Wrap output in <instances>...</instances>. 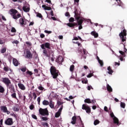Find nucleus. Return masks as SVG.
Masks as SVG:
<instances>
[{
    "label": "nucleus",
    "instance_id": "nucleus-1",
    "mask_svg": "<svg viewBox=\"0 0 127 127\" xmlns=\"http://www.w3.org/2000/svg\"><path fill=\"white\" fill-rule=\"evenodd\" d=\"M74 17L77 21V23L74 22L67 23L66 25L69 27H73L74 28V26L82 25V24H83V22H84V20H85V18H81V17H80V14H78V10L77 9L74 11Z\"/></svg>",
    "mask_w": 127,
    "mask_h": 127
},
{
    "label": "nucleus",
    "instance_id": "nucleus-2",
    "mask_svg": "<svg viewBox=\"0 0 127 127\" xmlns=\"http://www.w3.org/2000/svg\"><path fill=\"white\" fill-rule=\"evenodd\" d=\"M2 82L6 85V87L8 88L11 91V92H15V89H14V86L11 84V82L9 78L7 77L2 78Z\"/></svg>",
    "mask_w": 127,
    "mask_h": 127
},
{
    "label": "nucleus",
    "instance_id": "nucleus-3",
    "mask_svg": "<svg viewBox=\"0 0 127 127\" xmlns=\"http://www.w3.org/2000/svg\"><path fill=\"white\" fill-rule=\"evenodd\" d=\"M50 73L53 77V79H57V77L60 75L59 70L57 69L54 66H51Z\"/></svg>",
    "mask_w": 127,
    "mask_h": 127
},
{
    "label": "nucleus",
    "instance_id": "nucleus-4",
    "mask_svg": "<svg viewBox=\"0 0 127 127\" xmlns=\"http://www.w3.org/2000/svg\"><path fill=\"white\" fill-rule=\"evenodd\" d=\"M10 14L11 15V16L12 17V18H13V19L17 20V19H18L19 17H21V14H19L18 13V11H17L16 10L14 9H11L10 10Z\"/></svg>",
    "mask_w": 127,
    "mask_h": 127
},
{
    "label": "nucleus",
    "instance_id": "nucleus-5",
    "mask_svg": "<svg viewBox=\"0 0 127 127\" xmlns=\"http://www.w3.org/2000/svg\"><path fill=\"white\" fill-rule=\"evenodd\" d=\"M123 31L119 34V36L122 39V42H125L127 40V30L125 27L122 28Z\"/></svg>",
    "mask_w": 127,
    "mask_h": 127
},
{
    "label": "nucleus",
    "instance_id": "nucleus-6",
    "mask_svg": "<svg viewBox=\"0 0 127 127\" xmlns=\"http://www.w3.org/2000/svg\"><path fill=\"white\" fill-rule=\"evenodd\" d=\"M39 113L41 116H49V112L48 111L47 108H40L39 110Z\"/></svg>",
    "mask_w": 127,
    "mask_h": 127
},
{
    "label": "nucleus",
    "instance_id": "nucleus-7",
    "mask_svg": "<svg viewBox=\"0 0 127 127\" xmlns=\"http://www.w3.org/2000/svg\"><path fill=\"white\" fill-rule=\"evenodd\" d=\"M51 44H50V43L48 42L41 45V48H42V49H45L46 48L47 49H51Z\"/></svg>",
    "mask_w": 127,
    "mask_h": 127
},
{
    "label": "nucleus",
    "instance_id": "nucleus-8",
    "mask_svg": "<svg viewBox=\"0 0 127 127\" xmlns=\"http://www.w3.org/2000/svg\"><path fill=\"white\" fill-rule=\"evenodd\" d=\"M82 109L85 110L87 114L91 113V108L88 106H86V104L82 105Z\"/></svg>",
    "mask_w": 127,
    "mask_h": 127
},
{
    "label": "nucleus",
    "instance_id": "nucleus-9",
    "mask_svg": "<svg viewBox=\"0 0 127 127\" xmlns=\"http://www.w3.org/2000/svg\"><path fill=\"white\" fill-rule=\"evenodd\" d=\"M5 125L7 126H12L13 125V121L12 118H8L5 121Z\"/></svg>",
    "mask_w": 127,
    "mask_h": 127
},
{
    "label": "nucleus",
    "instance_id": "nucleus-10",
    "mask_svg": "<svg viewBox=\"0 0 127 127\" xmlns=\"http://www.w3.org/2000/svg\"><path fill=\"white\" fill-rule=\"evenodd\" d=\"M33 55L30 51H27L26 52L25 58L28 59H32Z\"/></svg>",
    "mask_w": 127,
    "mask_h": 127
},
{
    "label": "nucleus",
    "instance_id": "nucleus-11",
    "mask_svg": "<svg viewBox=\"0 0 127 127\" xmlns=\"http://www.w3.org/2000/svg\"><path fill=\"white\" fill-rule=\"evenodd\" d=\"M18 86L19 87V89H20V90H22V91L26 90V87H25L24 84L21 83H18Z\"/></svg>",
    "mask_w": 127,
    "mask_h": 127
},
{
    "label": "nucleus",
    "instance_id": "nucleus-12",
    "mask_svg": "<svg viewBox=\"0 0 127 127\" xmlns=\"http://www.w3.org/2000/svg\"><path fill=\"white\" fill-rule=\"evenodd\" d=\"M43 51V55L46 57H49V54L48 53L49 50L46 49H42Z\"/></svg>",
    "mask_w": 127,
    "mask_h": 127
},
{
    "label": "nucleus",
    "instance_id": "nucleus-13",
    "mask_svg": "<svg viewBox=\"0 0 127 127\" xmlns=\"http://www.w3.org/2000/svg\"><path fill=\"white\" fill-rule=\"evenodd\" d=\"M77 118L79 119L78 117H76L75 116L72 117L71 122V124H72V125H75L76 124V121H77Z\"/></svg>",
    "mask_w": 127,
    "mask_h": 127
},
{
    "label": "nucleus",
    "instance_id": "nucleus-14",
    "mask_svg": "<svg viewBox=\"0 0 127 127\" xmlns=\"http://www.w3.org/2000/svg\"><path fill=\"white\" fill-rule=\"evenodd\" d=\"M19 23L20 25H26V22H25V21L24 20V18H21L19 20Z\"/></svg>",
    "mask_w": 127,
    "mask_h": 127
},
{
    "label": "nucleus",
    "instance_id": "nucleus-15",
    "mask_svg": "<svg viewBox=\"0 0 127 127\" xmlns=\"http://www.w3.org/2000/svg\"><path fill=\"white\" fill-rule=\"evenodd\" d=\"M56 60H57V63H60V64L62 63V62H64V59L62 57H59V58H58Z\"/></svg>",
    "mask_w": 127,
    "mask_h": 127
},
{
    "label": "nucleus",
    "instance_id": "nucleus-16",
    "mask_svg": "<svg viewBox=\"0 0 127 127\" xmlns=\"http://www.w3.org/2000/svg\"><path fill=\"white\" fill-rule=\"evenodd\" d=\"M12 62H13V65H14L16 66H18V64H20L18 62V61H17V60H16V59H15V58H13V59H12Z\"/></svg>",
    "mask_w": 127,
    "mask_h": 127
},
{
    "label": "nucleus",
    "instance_id": "nucleus-17",
    "mask_svg": "<svg viewBox=\"0 0 127 127\" xmlns=\"http://www.w3.org/2000/svg\"><path fill=\"white\" fill-rule=\"evenodd\" d=\"M22 9L25 12H29V10H30V8L29 7H27V6H24L22 7Z\"/></svg>",
    "mask_w": 127,
    "mask_h": 127
},
{
    "label": "nucleus",
    "instance_id": "nucleus-18",
    "mask_svg": "<svg viewBox=\"0 0 127 127\" xmlns=\"http://www.w3.org/2000/svg\"><path fill=\"white\" fill-rule=\"evenodd\" d=\"M107 70L108 71V74H109V75H113V73H114V70H113L111 66H108L107 68Z\"/></svg>",
    "mask_w": 127,
    "mask_h": 127
},
{
    "label": "nucleus",
    "instance_id": "nucleus-19",
    "mask_svg": "<svg viewBox=\"0 0 127 127\" xmlns=\"http://www.w3.org/2000/svg\"><path fill=\"white\" fill-rule=\"evenodd\" d=\"M91 35L94 36L95 38H97L99 37V34L96 31H92L91 32Z\"/></svg>",
    "mask_w": 127,
    "mask_h": 127
},
{
    "label": "nucleus",
    "instance_id": "nucleus-20",
    "mask_svg": "<svg viewBox=\"0 0 127 127\" xmlns=\"http://www.w3.org/2000/svg\"><path fill=\"white\" fill-rule=\"evenodd\" d=\"M113 121L114 124H116L117 126H120V122L119 121V119H118L117 117H114L113 118Z\"/></svg>",
    "mask_w": 127,
    "mask_h": 127
},
{
    "label": "nucleus",
    "instance_id": "nucleus-21",
    "mask_svg": "<svg viewBox=\"0 0 127 127\" xmlns=\"http://www.w3.org/2000/svg\"><path fill=\"white\" fill-rule=\"evenodd\" d=\"M42 7H43L45 10H51V7L47 6L46 5H42Z\"/></svg>",
    "mask_w": 127,
    "mask_h": 127
},
{
    "label": "nucleus",
    "instance_id": "nucleus-22",
    "mask_svg": "<svg viewBox=\"0 0 127 127\" xmlns=\"http://www.w3.org/2000/svg\"><path fill=\"white\" fill-rule=\"evenodd\" d=\"M11 93H13L11 95V97H12L13 99H15L16 100H17V98L16 97V93H15V92H12L11 91Z\"/></svg>",
    "mask_w": 127,
    "mask_h": 127
},
{
    "label": "nucleus",
    "instance_id": "nucleus-23",
    "mask_svg": "<svg viewBox=\"0 0 127 127\" xmlns=\"http://www.w3.org/2000/svg\"><path fill=\"white\" fill-rule=\"evenodd\" d=\"M3 70L4 71H5V72H8V71H10V72H12V70L9 68V67L7 66H4L3 68Z\"/></svg>",
    "mask_w": 127,
    "mask_h": 127
},
{
    "label": "nucleus",
    "instance_id": "nucleus-24",
    "mask_svg": "<svg viewBox=\"0 0 127 127\" xmlns=\"http://www.w3.org/2000/svg\"><path fill=\"white\" fill-rule=\"evenodd\" d=\"M49 105L51 109H54V102L52 100L50 101Z\"/></svg>",
    "mask_w": 127,
    "mask_h": 127
},
{
    "label": "nucleus",
    "instance_id": "nucleus-25",
    "mask_svg": "<svg viewBox=\"0 0 127 127\" xmlns=\"http://www.w3.org/2000/svg\"><path fill=\"white\" fill-rule=\"evenodd\" d=\"M0 110L3 112V113H6L7 108H6L5 106H1Z\"/></svg>",
    "mask_w": 127,
    "mask_h": 127
},
{
    "label": "nucleus",
    "instance_id": "nucleus-26",
    "mask_svg": "<svg viewBox=\"0 0 127 127\" xmlns=\"http://www.w3.org/2000/svg\"><path fill=\"white\" fill-rule=\"evenodd\" d=\"M74 70H75V65H74V64H72L70 66L69 70L71 73H73V72H74Z\"/></svg>",
    "mask_w": 127,
    "mask_h": 127
},
{
    "label": "nucleus",
    "instance_id": "nucleus-27",
    "mask_svg": "<svg viewBox=\"0 0 127 127\" xmlns=\"http://www.w3.org/2000/svg\"><path fill=\"white\" fill-rule=\"evenodd\" d=\"M107 91H108V92H113V89L112 88V87H111V86H110V85L107 84Z\"/></svg>",
    "mask_w": 127,
    "mask_h": 127
},
{
    "label": "nucleus",
    "instance_id": "nucleus-28",
    "mask_svg": "<svg viewBox=\"0 0 127 127\" xmlns=\"http://www.w3.org/2000/svg\"><path fill=\"white\" fill-rule=\"evenodd\" d=\"M84 103H87V104H92V101L90 98H86L84 100Z\"/></svg>",
    "mask_w": 127,
    "mask_h": 127
},
{
    "label": "nucleus",
    "instance_id": "nucleus-29",
    "mask_svg": "<svg viewBox=\"0 0 127 127\" xmlns=\"http://www.w3.org/2000/svg\"><path fill=\"white\" fill-rule=\"evenodd\" d=\"M42 104L44 106H48L49 105V102L45 100L43 101Z\"/></svg>",
    "mask_w": 127,
    "mask_h": 127
},
{
    "label": "nucleus",
    "instance_id": "nucleus-30",
    "mask_svg": "<svg viewBox=\"0 0 127 127\" xmlns=\"http://www.w3.org/2000/svg\"><path fill=\"white\" fill-rule=\"evenodd\" d=\"M4 88H3L2 86L0 85V93L3 94V93H4Z\"/></svg>",
    "mask_w": 127,
    "mask_h": 127
},
{
    "label": "nucleus",
    "instance_id": "nucleus-31",
    "mask_svg": "<svg viewBox=\"0 0 127 127\" xmlns=\"http://www.w3.org/2000/svg\"><path fill=\"white\" fill-rule=\"evenodd\" d=\"M116 1H117L119 6H123V5H124V4L122 2L121 0H116Z\"/></svg>",
    "mask_w": 127,
    "mask_h": 127
},
{
    "label": "nucleus",
    "instance_id": "nucleus-32",
    "mask_svg": "<svg viewBox=\"0 0 127 127\" xmlns=\"http://www.w3.org/2000/svg\"><path fill=\"white\" fill-rule=\"evenodd\" d=\"M82 83L83 84H88V79H87V78H83Z\"/></svg>",
    "mask_w": 127,
    "mask_h": 127
},
{
    "label": "nucleus",
    "instance_id": "nucleus-33",
    "mask_svg": "<svg viewBox=\"0 0 127 127\" xmlns=\"http://www.w3.org/2000/svg\"><path fill=\"white\" fill-rule=\"evenodd\" d=\"M38 89L39 90H40V91H43L44 92V91H45V89L42 86H38Z\"/></svg>",
    "mask_w": 127,
    "mask_h": 127
},
{
    "label": "nucleus",
    "instance_id": "nucleus-34",
    "mask_svg": "<svg viewBox=\"0 0 127 127\" xmlns=\"http://www.w3.org/2000/svg\"><path fill=\"white\" fill-rule=\"evenodd\" d=\"M77 118H79V120L80 121V122L81 124V127H84V123H83V121H82V119H81V117L80 116H77Z\"/></svg>",
    "mask_w": 127,
    "mask_h": 127
},
{
    "label": "nucleus",
    "instance_id": "nucleus-35",
    "mask_svg": "<svg viewBox=\"0 0 127 127\" xmlns=\"http://www.w3.org/2000/svg\"><path fill=\"white\" fill-rule=\"evenodd\" d=\"M100 124V121L98 120H95L94 122V126H97V125H99Z\"/></svg>",
    "mask_w": 127,
    "mask_h": 127
},
{
    "label": "nucleus",
    "instance_id": "nucleus-36",
    "mask_svg": "<svg viewBox=\"0 0 127 127\" xmlns=\"http://www.w3.org/2000/svg\"><path fill=\"white\" fill-rule=\"evenodd\" d=\"M6 52V48H3L0 50V53L2 54L5 53Z\"/></svg>",
    "mask_w": 127,
    "mask_h": 127
},
{
    "label": "nucleus",
    "instance_id": "nucleus-37",
    "mask_svg": "<svg viewBox=\"0 0 127 127\" xmlns=\"http://www.w3.org/2000/svg\"><path fill=\"white\" fill-rule=\"evenodd\" d=\"M119 53H120V54H121V55L123 56V57H126V54L123 51H120Z\"/></svg>",
    "mask_w": 127,
    "mask_h": 127
},
{
    "label": "nucleus",
    "instance_id": "nucleus-38",
    "mask_svg": "<svg viewBox=\"0 0 127 127\" xmlns=\"http://www.w3.org/2000/svg\"><path fill=\"white\" fill-rule=\"evenodd\" d=\"M11 32L12 33H15L16 32V29H15V28L12 27L11 29Z\"/></svg>",
    "mask_w": 127,
    "mask_h": 127
},
{
    "label": "nucleus",
    "instance_id": "nucleus-39",
    "mask_svg": "<svg viewBox=\"0 0 127 127\" xmlns=\"http://www.w3.org/2000/svg\"><path fill=\"white\" fill-rule=\"evenodd\" d=\"M121 108L125 109V108H126V103L123 102H121Z\"/></svg>",
    "mask_w": 127,
    "mask_h": 127
},
{
    "label": "nucleus",
    "instance_id": "nucleus-40",
    "mask_svg": "<svg viewBox=\"0 0 127 127\" xmlns=\"http://www.w3.org/2000/svg\"><path fill=\"white\" fill-rule=\"evenodd\" d=\"M98 63H99V64L101 67H103V66H104V62H103V61L99 60Z\"/></svg>",
    "mask_w": 127,
    "mask_h": 127
},
{
    "label": "nucleus",
    "instance_id": "nucleus-41",
    "mask_svg": "<svg viewBox=\"0 0 127 127\" xmlns=\"http://www.w3.org/2000/svg\"><path fill=\"white\" fill-rule=\"evenodd\" d=\"M41 119H42V121H44V122H46V121H48V118L47 117H43L41 118Z\"/></svg>",
    "mask_w": 127,
    "mask_h": 127
},
{
    "label": "nucleus",
    "instance_id": "nucleus-42",
    "mask_svg": "<svg viewBox=\"0 0 127 127\" xmlns=\"http://www.w3.org/2000/svg\"><path fill=\"white\" fill-rule=\"evenodd\" d=\"M26 73V74H27V75H29V76H32V75L33 74V73H32V72H31V71H29V70L27 71Z\"/></svg>",
    "mask_w": 127,
    "mask_h": 127
},
{
    "label": "nucleus",
    "instance_id": "nucleus-43",
    "mask_svg": "<svg viewBox=\"0 0 127 127\" xmlns=\"http://www.w3.org/2000/svg\"><path fill=\"white\" fill-rule=\"evenodd\" d=\"M60 115H61V113H60L59 112H57L55 114V118H59V117H60Z\"/></svg>",
    "mask_w": 127,
    "mask_h": 127
},
{
    "label": "nucleus",
    "instance_id": "nucleus-44",
    "mask_svg": "<svg viewBox=\"0 0 127 127\" xmlns=\"http://www.w3.org/2000/svg\"><path fill=\"white\" fill-rule=\"evenodd\" d=\"M33 95V97H34V100H36V98H37V95H36V93H35V92H33L32 93Z\"/></svg>",
    "mask_w": 127,
    "mask_h": 127
},
{
    "label": "nucleus",
    "instance_id": "nucleus-45",
    "mask_svg": "<svg viewBox=\"0 0 127 127\" xmlns=\"http://www.w3.org/2000/svg\"><path fill=\"white\" fill-rule=\"evenodd\" d=\"M37 17H39L40 18H42L43 17V16H42V14L40 13H38L37 14Z\"/></svg>",
    "mask_w": 127,
    "mask_h": 127
},
{
    "label": "nucleus",
    "instance_id": "nucleus-46",
    "mask_svg": "<svg viewBox=\"0 0 127 127\" xmlns=\"http://www.w3.org/2000/svg\"><path fill=\"white\" fill-rule=\"evenodd\" d=\"M8 60L9 62H11V61L12 60V56L9 55L8 57Z\"/></svg>",
    "mask_w": 127,
    "mask_h": 127
},
{
    "label": "nucleus",
    "instance_id": "nucleus-47",
    "mask_svg": "<svg viewBox=\"0 0 127 127\" xmlns=\"http://www.w3.org/2000/svg\"><path fill=\"white\" fill-rule=\"evenodd\" d=\"M42 125L43 127H48V123H45V122H43V123H42Z\"/></svg>",
    "mask_w": 127,
    "mask_h": 127
},
{
    "label": "nucleus",
    "instance_id": "nucleus-48",
    "mask_svg": "<svg viewBox=\"0 0 127 127\" xmlns=\"http://www.w3.org/2000/svg\"><path fill=\"white\" fill-rule=\"evenodd\" d=\"M69 22H74V21H75V19H74L73 17H70L69 19Z\"/></svg>",
    "mask_w": 127,
    "mask_h": 127
},
{
    "label": "nucleus",
    "instance_id": "nucleus-49",
    "mask_svg": "<svg viewBox=\"0 0 127 127\" xmlns=\"http://www.w3.org/2000/svg\"><path fill=\"white\" fill-rule=\"evenodd\" d=\"M12 43L13 44H18V43H19V41H17V40H15V41H13V42H12Z\"/></svg>",
    "mask_w": 127,
    "mask_h": 127
},
{
    "label": "nucleus",
    "instance_id": "nucleus-50",
    "mask_svg": "<svg viewBox=\"0 0 127 127\" xmlns=\"http://www.w3.org/2000/svg\"><path fill=\"white\" fill-rule=\"evenodd\" d=\"M21 71H22V72H26V67H22L21 68Z\"/></svg>",
    "mask_w": 127,
    "mask_h": 127
},
{
    "label": "nucleus",
    "instance_id": "nucleus-51",
    "mask_svg": "<svg viewBox=\"0 0 127 127\" xmlns=\"http://www.w3.org/2000/svg\"><path fill=\"white\" fill-rule=\"evenodd\" d=\"M35 107H34V105L33 104H31L30 106H29V109L30 110H33V109H34Z\"/></svg>",
    "mask_w": 127,
    "mask_h": 127
},
{
    "label": "nucleus",
    "instance_id": "nucleus-52",
    "mask_svg": "<svg viewBox=\"0 0 127 127\" xmlns=\"http://www.w3.org/2000/svg\"><path fill=\"white\" fill-rule=\"evenodd\" d=\"M4 43H5V41L0 39V44L2 45V44H4Z\"/></svg>",
    "mask_w": 127,
    "mask_h": 127
},
{
    "label": "nucleus",
    "instance_id": "nucleus-53",
    "mask_svg": "<svg viewBox=\"0 0 127 127\" xmlns=\"http://www.w3.org/2000/svg\"><path fill=\"white\" fill-rule=\"evenodd\" d=\"M37 100L38 105H40V101H41V98H40V97H38Z\"/></svg>",
    "mask_w": 127,
    "mask_h": 127
},
{
    "label": "nucleus",
    "instance_id": "nucleus-54",
    "mask_svg": "<svg viewBox=\"0 0 127 127\" xmlns=\"http://www.w3.org/2000/svg\"><path fill=\"white\" fill-rule=\"evenodd\" d=\"M32 118L33 119H34V120H37V117L35 115L32 114Z\"/></svg>",
    "mask_w": 127,
    "mask_h": 127
},
{
    "label": "nucleus",
    "instance_id": "nucleus-55",
    "mask_svg": "<svg viewBox=\"0 0 127 127\" xmlns=\"http://www.w3.org/2000/svg\"><path fill=\"white\" fill-rule=\"evenodd\" d=\"M25 43L28 45V46H31V45H32V44H31L30 42H26Z\"/></svg>",
    "mask_w": 127,
    "mask_h": 127
},
{
    "label": "nucleus",
    "instance_id": "nucleus-56",
    "mask_svg": "<svg viewBox=\"0 0 127 127\" xmlns=\"http://www.w3.org/2000/svg\"><path fill=\"white\" fill-rule=\"evenodd\" d=\"M44 32H45V33H48V34H50V33H52V32L51 31H47L46 30H45Z\"/></svg>",
    "mask_w": 127,
    "mask_h": 127
},
{
    "label": "nucleus",
    "instance_id": "nucleus-57",
    "mask_svg": "<svg viewBox=\"0 0 127 127\" xmlns=\"http://www.w3.org/2000/svg\"><path fill=\"white\" fill-rule=\"evenodd\" d=\"M87 78H91V77H93V73H89L88 75H87Z\"/></svg>",
    "mask_w": 127,
    "mask_h": 127
},
{
    "label": "nucleus",
    "instance_id": "nucleus-58",
    "mask_svg": "<svg viewBox=\"0 0 127 127\" xmlns=\"http://www.w3.org/2000/svg\"><path fill=\"white\" fill-rule=\"evenodd\" d=\"M78 26L79 30H81V29H83V26H82V25H78Z\"/></svg>",
    "mask_w": 127,
    "mask_h": 127
},
{
    "label": "nucleus",
    "instance_id": "nucleus-59",
    "mask_svg": "<svg viewBox=\"0 0 127 127\" xmlns=\"http://www.w3.org/2000/svg\"><path fill=\"white\" fill-rule=\"evenodd\" d=\"M62 110H63V107L61 108L59 110L58 113L61 114V112H62Z\"/></svg>",
    "mask_w": 127,
    "mask_h": 127
},
{
    "label": "nucleus",
    "instance_id": "nucleus-60",
    "mask_svg": "<svg viewBox=\"0 0 127 127\" xmlns=\"http://www.w3.org/2000/svg\"><path fill=\"white\" fill-rule=\"evenodd\" d=\"M40 37L41 38H44L45 37V35H44V34H41Z\"/></svg>",
    "mask_w": 127,
    "mask_h": 127
},
{
    "label": "nucleus",
    "instance_id": "nucleus-61",
    "mask_svg": "<svg viewBox=\"0 0 127 127\" xmlns=\"http://www.w3.org/2000/svg\"><path fill=\"white\" fill-rule=\"evenodd\" d=\"M65 16H70V13H69V12H66L65 13Z\"/></svg>",
    "mask_w": 127,
    "mask_h": 127
},
{
    "label": "nucleus",
    "instance_id": "nucleus-62",
    "mask_svg": "<svg viewBox=\"0 0 127 127\" xmlns=\"http://www.w3.org/2000/svg\"><path fill=\"white\" fill-rule=\"evenodd\" d=\"M104 111L105 112H109V110H108V107L107 106L104 107Z\"/></svg>",
    "mask_w": 127,
    "mask_h": 127
},
{
    "label": "nucleus",
    "instance_id": "nucleus-63",
    "mask_svg": "<svg viewBox=\"0 0 127 127\" xmlns=\"http://www.w3.org/2000/svg\"><path fill=\"white\" fill-rule=\"evenodd\" d=\"M58 106H61L62 105V103L60 101L57 102Z\"/></svg>",
    "mask_w": 127,
    "mask_h": 127
},
{
    "label": "nucleus",
    "instance_id": "nucleus-64",
    "mask_svg": "<svg viewBox=\"0 0 127 127\" xmlns=\"http://www.w3.org/2000/svg\"><path fill=\"white\" fill-rule=\"evenodd\" d=\"M91 103H92V105H95V104H96V100H92L91 101Z\"/></svg>",
    "mask_w": 127,
    "mask_h": 127
}]
</instances>
